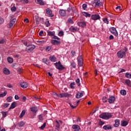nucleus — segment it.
Here are the masks:
<instances>
[{
    "label": "nucleus",
    "instance_id": "1",
    "mask_svg": "<svg viewBox=\"0 0 131 131\" xmlns=\"http://www.w3.org/2000/svg\"><path fill=\"white\" fill-rule=\"evenodd\" d=\"M127 52V48H124L123 49L118 51L117 52V56L118 58H120V59H122V58H124V57L125 56L126 53Z\"/></svg>",
    "mask_w": 131,
    "mask_h": 131
},
{
    "label": "nucleus",
    "instance_id": "2",
    "mask_svg": "<svg viewBox=\"0 0 131 131\" xmlns=\"http://www.w3.org/2000/svg\"><path fill=\"white\" fill-rule=\"evenodd\" d=\"M99 117L102 119H110V118L112 117V114L109 113H103L100 115Z\"/></svg>",
    "mask_w": 131,
    "mask_h": 131
},
{
    "label": "nucleus",
    "instance_id": "3",
    "mask_svg": "<svg viewBox=\"0 0 131 131\" xmlns=\"http://www.w3.org/2000/svg\"><path fill=\"white\" fill-rule=\"evenodd\" d=\"M53 96L55 98H67V97H69V94L68 93H63L60 94L55 93Z\"/></svg>",
    "mask_w": 131,
    "mask_h": 131
},
{
    "label": "nucleus",
    "instance_id": "4",
    "mask_svg": "<svg viewBox=\"0 0 131 131\" xmlns=\"http://www.w3.org/2000/svg\"><path fill=\"white\" fill-rule=\"evenodd\" d=\"M47 33H48V35H49V36H51V38L52 39H57V40H60V38L59 37H58L57 36H55L54 32L49 31L47 32Z\"/></svg>",
    "mask_w": 131,
    "mask_h": 131
},
{
    "label": "nucleus",
    "instance_id": "5",
    "mask_svg": "<svg viewBox=\"0 0 131 131\" xmlns=\"http://www.w3.org/2000/svg\"><path fill=\"white\" fill-rule=\"evenodd\" d=\"M54 64L55 65L56 69H58V70H64V69H65V67L62 65L60 61H58V62L54 63Z\"/></svg>",
    "mask_w": 131,
    "mask_h": 131
},
{
    "label": "nucleus",
    "instance_id": "6",
    "mask_svg": "<svg viewBox=\"0 0 131 131\" xmlns=\"http://www.w3.org/2000/svg\"><path fill=\"white\" fill-rule=\"evenodd\" d=\"M34 49H35V46L31 45H29L27 47L26 51L28 53H31V52H32V51H33V50H34Z\"/></svg>",
    "mask_w": 131,
    "mask_h": 131
},
{
    "label": "nucleus",
    "instance_id": "7",
    "mask_svg": "<svg viewBox=\"0 0 131 131\" xmlns=\"http://www.w3.org/2000/svg\"><path fill=\"white\" fill-rule=\"evenodd\" d=\"M110 31L115 35V36H118V33H117V31H116V29L114 27H112L110 29Z\"/></svg>",
    "mask_w": 131,
    "mask_h": 131
},
{
    "label": "nucleus",
    "instance_id": "8",
    "mask_svg": "<svg viewBox=\"0 0 131 131\" xmlns=\"http://www.w3.org/2000/svg\"><path fill=\"white\" fill-rule=\"evenodd\" d=\"M46 14L47 16H48V17H52L54 16L53 15V12H52V10L50 9V8H47L46 9Z\"/></svg>",
    "mask_w": 131,
    "mask_h": 131
},
{
    "label": "nucleus",
    "instance_id": "9",
    "mask_svg": "<svg viewBox=\"0 0 131 131\" xmlns=\"http://www.w3.org/2000/svg\"><path fill=\"white\" fill-rule=\"evenodd\" d=\"M51 43H52V45H53V46H59V45L61 43V41L55 39H52L51 41Z\"/></svg>",
    "mask_w": 131,
    "mask_h": 131
},
{
    "label": "nucleus",
    "instance_id": "10",
    "mask_svg": "<svg viewBox=\"0 0 131 131\" xmlns=\"http://www.w3.org/2000/svg\"><path fill=\"white\" fill-rule=\"evenodd\" d=\"M101 17L99 14H93L91 16V19L92 20H99Z\"/></svg>",
    "mask_w": 131,
    "mask_h": 131
},
{
    "label": "nucleus",
    "instance_id": "11",
    "mask_svg": "<svg viewBox=\"0 0 131 131\" xmlns=\"http://www.w3.org/2000/svg\"><path fill=\"white\" fill-rule=\"evenodd\" d=\"M68 12H69V13H70V12H72V13H71V15H72V16H73V15L74 14V13H75L76 12V9L74 8H68Z\"/></svg>",
    "mask_w": 131,
    "mask_h": 131
},
{
    "label": "nucleus",
    "instance_id": "12",
    "mask_svg": "<svg viewBox=\"0 0 131 131\" xmlns=\"http://www.w3.org/2000/svg\"><path fill=\"white\" fill-rule=\"evenodd\" d=\"M94 4H95V7L99 8L100 6H102L103 4L100 0H95Z\"/></svg>",
    "mask_w": 131,
    "mask_h": 131
},
{
    "label": "nucleus",
    "instance_id": "13",
    "mask_svg": "<svg viewBox=\"0 0 131 131\" xmlns=\"http://www.w3.org/2000/svg\"><path fill=\"white\" fill-rule=\"evenodd\" d=\"M78 65L80 67H82V56L78 57Z\"/></svg>",
    "mask_w": 131,
    "mask_h": 131
},
{
    "label": "nucleus",
    "instance_id": "14",
    "mask_svg": "<svg viewBox=\"0 0 131 131\" xmlns=\"http://www.w3.org/2000/svg\"><path fill=\"white\" fill-rule=\"evenodd\" d=\"M108 103L110 104H112L114 102H115V97L114 96H111L108 99Z\"/></svg>",
    "mask_w": 131,
    "mask_h": 131
},
{
    "label": "nucleus",
    "instance_id": "15",
    "mask_svg": "<svg viewBox=\"0 0 131 131\" xmlns=\"http://www.w3.org/2000/svg\"><path fill=\"white\" fill-rule=\"evenodd\" d=\"M20 86L23 89H26L28 86V83L26 82H23L20 83Z\"/></svg>",
    "mask_w": 131,
    "mask_h": 131
},
{
    "label": "nucleus",
    "instance_id": "16",
    "mask_svg": "<svg viewBox=\"0 0 131 131\" xmlns=\"http://www.w3.org/2000/svg\"><path fill=\"white\" fill-rule=\"evenodd\" d=\"M115 124H114V127H118L119 126V124H120V121L119 119H116L115 121Z\"/></svg>",
    "mask_w": 131,
    "mask_h": 131
},
{
    "label": "nucleus",
    "instance_id": "17",
    "mask_svg": "<svg viewBox=\"0 0 131 131\" xmlns=\"http://www.w3.org/2000/svg\"><path fill=\"white\" fill-rule=\"evenodd\" d=\"M59 14L60 16L62 17H64V16H66V11L61 9L59 10Z\"/></svg>",
    "mask_w": 131,
    "mask_h": 131
},
{
    "label": "nucleus",
    "instance_id": "18",
    "mask_svg": "<svg viewBox=\"0 0 131 131\" xmlns=\"http://www.w3.org/2000/svg\"><path fill=\"white\" fill-rule=\"evenodd\" d=\"M15 22H16V18H13L12 20L10 21V24H9L10 28H12L13 27V25L15 24Z\"/></svg>",
    "mask_w": 131,
    "mask_h": 131
},
{
    "label": "nucleus",
    "instance_id": "19",
    "mask_svg": "<svg viewBox=\"0 0 131 131\" xmlns=\"http://www.w3.org/2000/svg\"><path fill=\"white\" fill-rule=\"evenodd\" d=\"M72 128L75 129V131H79L80 129V127H79L78 125H73Z\"/></svg>",
    "mask_w": 131,
    "mask_h": 131
},
{
    "label": "nucleus",
    "instance_id": "20",
    "mask_svg": "<svg viewBox=\"0 0 131 131\" xmlns=\"http://www.w3.org/2000/svg\"><path fill=\"white\" fill-rule=\"evenodd\" d=\"M103 129H104L105 130H108L109 129H112V127L111 126V125H104L103 127Z\"/></svg>",
    "mask_w": 131,
    "mask_h": 131
},
{
    "label": "nucleus",
    "instance_id": "21",
    "mask_svg": "<svg viewBox=\"0 0 131 131\" xmlns=\"http://www.w3.org/2000/svg\"><path fill=\"white\" fill-rule=\"evenodd\" d=\"M3 73H4V74H6V75H9V74L11 73L10 70H9V69H8L7 68H4L3 69Z\"/></svg>",
    "mask_w": 131,
    "mask_h": 131
},
{
    "label": "nucleus",
    "instance_id": "22",
    "mask_svg": "<svg viewBox=\"0 0 131 131\" xmlns=\"http://www.w3.org/2000/svg\"><path fill=\"white\" fill-rule=\"evenodd\" d=\"M71 30H72L73 32H75V31H78L79 28H77V27H71Z\"/></svg>",
    "mask_w": 131,
    "mask_h": 131
},
{
    "label": "nucleus",
    "instance_id": "23",
    "mask_svg": "<svg viewBox=\"0 0 131 131\" xmlns=\"http://www.w3.org/2000/svg\"><path fill=\"white\" fill-rule=\"evenodd\" d=\"M79 103V101H78L76 104H74V105L72 104V103H70L69 105L71 106L72 109H75L76 107L77 106V104Z\"/></svg>",
    "mask_w": 131,
    "mask_h": 131
},
{
    "label": "nucleus",
    "instance_id": "24",
    "mask_svg": "<svg viewBox=\"0 0 131 131\" xmlns=\"http://www.w3.org/2000/svg\"><path fill=\"white\" fill-rule=\"evenodd\" d=\"M128 124V122L126 121H122L121 122V125L122 126H126Z\"/></svg>",
    "mask_w": 131,
    "mask_h": 131
},
{
    "label": "nucleus",
    "instance_id": "25",
    "mask_svg": "<svg viewBox=\"0 0 131 131\" xmlns=\"http://www.w3.org/2000/svg\"><path fill=\"white\" fill-rule=\"evenodd\" d=\"M30 109H31V111H32V112H33V113H36L38 110L37 109V107H31Z\"/></svg>",
    "mask_w": 131,
    "mask_h": 131
},
{
    "label": "nucleus",
    "instance_id": "26",
    "mask_svg": "<svg viewBox=\"0 0 131 131\" xmlns=\"http://www.w3.org/2000/svg\"><path fill=\"white\" fill-rule=\"evenodd\" d=\"M82 15L86 18L91 17V14L89 13V12H82Z\"/></svg>",
    "mask_w": 131,
    "mask_h": 131
},
{
    "label": "nucleus",
    "instance_id": "27",
    "mask_svg": "<svg viewBox=\"0 0 131 131\" xmlns=\"http://www.w3.org/2000/svg\"><path fill=\"white\" fill-rule=\"evenodd\" d=\"M49 59L52 62H56L57 61V58L55 56H50Z\"/></svg>",
    "mask_w": 131,
    "mask_h": 131
},
{
    "label": "nucleus",
    "instance_id": "28",
    "mask_svg": "<svg viewBox=\"0 0 131 131\" xmlns=\"http://www.w3.org/2000/svg\"><path fill=\"white\" fill-rule=\"evenodd\" d=\"M16 106H17V103H16V102H13L11 104L10 109H14V108H15Z\"/></svg>",
    "mask_w": 131,
    "mask_h": 131
},
{
    "label": "nucleus",
    "instance_id": "29",
    "mask_svg": "<svg viewBox=\"0 0 131 131\" xmlns=\"http://www.w3.org/2000/svg\"><path fill=\"white\" fill-rule=\"evenodd\" d=\"M37 2L39 5H40V6H45V2L42 0H37Z\"/></svg>",
    "mask_w": 131,
    "mask_h": 131
},
{
    "label": "nucleus",
    "instance_id": "30",
    "mask_svg": "<svg viewBox=\"0 0 131 131\" xmlns=\"http://www.w3.org/2000/svg\"><path fill=\"white\" fill-rule=\"evenodd\" d=\"M81 96H82V93H78L76 95V98L77 99H80V97H81Z\"/></svg>",
    "mask_w": 131,
    "mask_h": 131
},
{
    "label": "nucleus",
    "instance_id": "31",
    "mask_svg": "<svg viewBox=\"0 0 131 131\" xmlns=\"http://www.w3.org/2000/svg\"><path fill=\"white\" fill-rule=\"evenodd\" d=\"M26 113V111H25V110H23L20 115H19V118H22V117H23L25 115V113Z\"/></svg>",
    "mask_w": 131,
    "mask_h": 131
},
{
    "label": "nucleus",
    "instance_id": "32",
    "mask_svg": "<svg viewBox=\"0 0 131 131\" xmlns=\"http://www.w3.org/2000/svg\"><path fill=\"white\" fill-rule=\"evenodd\" d=\"M42 61L43 63H45V64H47V65H48L49 63V59H48L47 58H43L42 59Z\"/></svg>",
    "mask_w": 131,
    "mask_h": 131
},
{
    "label": "nucleus",
    "instance_id": "33",
    "mask_svg": "<svg viewBox=\"0 0 131 131\" xmlns=\"http://www.w3.org/2000/svg\"><path fill=\"white\" fill-rule=\"evenodd\" d=\"M7 60H8V62L9 63H12V62H13L14 60L13 59V58H11V57H8L7 58Z\"/></svg>",
    "mask_w": 131,
    "mask_h": 131
},
{
    "label": "nucleus",
    "instance_id": "34",
    "mask_svg": "<svg viewBox=\"0 0 131 131\" xmlns=\"http://www.w3.org/2000/svg\"><path fill=\"white\" fill-rule=\"evenodd\" d=\"M120 94L123 96H125V95H126V91L125 90H121Z\"/></svg>",
    "mask_w": 131,
    "mask_h": 131
},
{
    "label": "nucleus",
    "instance_id": "35",
    "mask_svg": "<svg viewBox=\"0 0 131 131\" xmlns=\"http://www.w3.org/2000/svg\"><path fill=\"white\" fill-rule=\"evenodd\" d=\"M86 9H88V4H86V3L83 4L82 5V9L86 10Z\"/></svg>",
    "mask_w": 131,
    "mask_h": 131
},
{
    "label": "nucleus",
    "instance_id": "36",
    "mask_svg": "<svg viewBox=\"0 0 131 131\" xmlns=\"http://www.w3.org/2000/svg\"><path fill=\"white\" fill-rule=\"evenodd\" d=\"M125 82L127 85L130 86V80H129V79H127L125 80Z\"/></svg>",
    "mask_w": 131,
    "mask_h": 131
},
{
    "label": "nucleus",
    "instance_id": "37",
    "mask_svg": "<svg viewBox=\"0 0 131 131\" xmlns=\"http://www.w3.org/2000/svg\"><path fill=\"white\" fill-rule=\"evenodd\" d=\"M8 94L7 91H5L4 93L0 94V98H2L3 97H5V96Z\"/></svg>",
    "mask_w": 131,
    "mask_h": 131
},
{
    "label": "nucleus",
    "instance_id": "38",
    "mask_svg": "<svg viewBox=\"0 0 131 131\" xmlns=\"http://www.w3.org/2000/svg\"><path fill=\"white\" fill-rule=\"evenodd\" d=\"M71 88L74 89L75 86H76V85L75 84V82H72L70 84Z\"/></svg>",
    "mask_w": 131,
    "mask_h": 131
},
{
    "label": "nucleus",
    "instance_id": "39",
    "mask_svg": "<svg viewBox=\"0 0 131 131\" xmlns=\"http://www.w3.org/2000/svg\"><path fill=\"white\" fill-rule=\"evenodd\" d=\"M25 124V123L21 121L19 123L18 125L20 127H22V126H23Z\"/></svg>",
    "mask_w": 131,
    "mask_h": 131
},
{
    "label": "nucleus",
    "instance_id": "40",
    "mask_svg": "<svg viewBox=\"0 0 131 131\" xmlns=\"http://www.w3.org/2000/svg\"><path fill=\"white\" fill-rule=\"evenodd\" d=\"M125 76L127 78H131V74H129V73H126Z\"/></svg>",
    "mask_w": 131,
    "mask_h": 131
},
{
    "label": "nucleus",
    "instance_id": "41",
    "mask_svg": "<svg viewBox=\"0 0 131 131\" xmlns=\"http://www.w3.org/2000/svg\"><path fill=\"white\" fill-rule=\"evenodd\" d=\"M102 101L103 103H107L108 102V100H107V97H104L102 98Z\"/></svg>",
    "mask_w": 131,
    "mask_h": 131
},
{
    "label": "nucleus",
    "instance_id": "42",
    "mask_svg": "<svg viewBox=\"0 0 131 131\" xmlns=\"http://www.w3.org/2000/svg\"><path fill=\"white\" fill-rule=\"evenodd\" d=\"M38 43H39V45H43L46 42V41L45 40H39L37 41Z\"/></svg>",
    "mask_w": 131,
    "mask_h": 131
},
{
    "label": "nucleus",
    "instance_id": "43",
    "mask_svg": "<svg viewBox=\"0 0 131 131\" xmlns=\"http://www.w3.org/2000/svg\"><path fill=\"white\" fill-rule=\"evenodd\" d=\"M103 22H104V23H106V24H109V21H108V19L106 18H104L103 19Z\"/></svg>",
    "mask_w": 131,
    "mask_h": 131
},
{
    "label": "nucleus",
    "instance_id": "44",
    "mask_svg": "<svg viewBox=\"0 0 131 131\" xmlns=\"http://www.w3.org/2000/svg\"><path fill=\"white\" fill-rule=\"evenodd\" d=\"M68 23H70L71 24H73V20H72V18H69L68 20Z\"/></svg>",
    "mask_w": 131,
    "mask_h": 131
},
{
    "label": "nucleus",
    "instance_id": "45",
    "mask_svg": "<svg viewBox=\"0 0 131 131\" xmlns=\"http://www.w3.org/2000/svg\"><path fill=\"white\" fill-rule=\"evenodd\" d=\"M12 97V96H9L7 98V102H11Z\"/></svg>",
    "mask_w": 131,
    "mask_h": 131
},
{
    "label": "nucleus",
    "instance_id": "46",
    "mask_svg": "<svg viewBox=\"0 0 131 131\" xmlns=\"http://www.w3.org/2000/svg\"><path fill=\"white\" fill-rule=\"evenodd\" d=\"M7 41V40L6 39H2V40H0V43L3 44L5 43Z\"/></svg>",
    "mask_w": 131,
    "mask_h": 131
},
{
    "label": "nucleus",
    "instance_id": "47",
    "mask_svg": "<svg viewBox=\"0 0 131 131\" xmlns=\"http://www.w3.org/2000/svg\"><path fill=\"white\" fill-rule=\"evenodd\" d=\"M16 10H17V8H16V7H13L11 8V10L12 12H16Z\"/></svg>",
    "mask_w": 131,
    "mask_h": 131
},
{
    "label": "nucleus",
    "instance_id": "48",
    "mask_svg": "<svg viewBox=\"0 0 131 131\" xmlns=\"http://www.w3.org/2000/svg\"><path fill=\"white\" fill-rule=\"evenodd\" d=\"M59 36H63L64 35V32L63 31H61L58 33Z\"/></svg>",
    "mask_w": 131,
    "mask_h": 131
},
{
    "label": "nucleus",
    "instance_id": "49",
    "mask_svg": "<svg viewBox=\"0 0 131 131\" xmlns=\"http://www.w3.org/2000/svg\"><path fill=\"white\" fill-rule=\"evenodd\" d=\"M46 122L43 123L41 127H40V129H43V128L46 127Z\"/></svg>",
    "mask_w": 131,
    "mask_h": 131
},
{
    "label": "nucleus",
    "instance_id": "50",
    "mask_svg": "<svg viewBox=\"0 0 131 131\" xmlns=\"http://www.w3.org/2000/svg\"><path fill=\"white\" fill-rule=\"evenodd\" d=\"M56 127H57V128H59V127H60V123H59V121H56Z\"/></svg>",
    "mask_w": 131,
    "mask_h": 131
},
{
    "label": "nucleus",
    "instance_id": "51",
    "mask_svg": "<svg viewBox=\"0 0 131 131\" xmlns=\"http://www.w3.org/2000/svg\"><path fill=\"white\" fill-rule=\"evenodd\" d=\"M4 21L5 20H4V18L0 17V24H3Z\"/></svg>",
    "mask_w": 131,
    "mask_h": 131
},
{
    "label": "nucleus",
    "instance_id": "52",
    "mask_svg": "<svg viewBox=\"0 0 131 131\" xmlns=\"http://www.w3.org/2000/svg\"><path fill=\"white\" fill-rule=\"evenodd\" d=\"M2 115L3 117H6L7 116V112H3Z\"/></svg>",
    "mask_w": 131,
    "mask_h": 131
},
{
    "label": "nucleus",
    "instance_id": "53",
    "mask_svg": "<svg viewBox=\"0 0 131 131\" xmlns=\"http://www.w3.org/2000/svg\"><path fill=\"white\" fill-rule=\"evenodd\" d=\"M21 2L23 4H28V0H21Z\"/></svg>",
    "mask_w": 131,
    "mask_h": 131
},
{
    "label": "nucleus",
    "instance_id": "54",
    "mask_svg": "<svg viewBox=\"0 0 131 131\" xmlns=\"http://www.w3.org/2000/svg\"><path fill=\"white\" fill-rule=\"evenodd\" d=\"M71 54L72 55V57H74V56H75V51H72Z\"/></svg>",
    "mask_w": 131,
    "mask_h": 131
},
{
    "label": "nucleus",
    "instance_id": "55",
    "mask_svg": "<svg viewBox=\"0 0 131 131\" xmlns=\"http://www.w3.org/2000/svg\"><path fill=\"white\" fill-rule=\"evenodd\" d=\"M39 120H41V121H42V120H43V118H42V115H40L39 116Z\"/></svg>",
    "mask_w": 131,
    "mask_h": 131
},
{
    "label": "nucleus",
    "instance_id": "56",
    "mask_svg": "<svg viewBox=\"0 0 131 131\" xmlns=\"http://www.w3.org/2000/svg\"><path fill=\"white\" fill-rule=\"evenodd\" d=\"M9 105H10V104L5 103L4 105H3V108H7V107H8V106H9Z\"/></svg>",
    "mask_w": 131,
    "mask_h": 131
},
{
    "label": "nucleus",
    "instance_id": "57",
    "mask_svg": "<svg viewBox=\"0 0 131 131\" xmlns=\"http://www.w3.org/2000/svg\"><path fill=\"white\" fill-rule=\"evenodd\" d=\"M79 81H80L79 78L77 79L76 80V83H78V85H80V83H79Z\"/></svg>",
    "mask_w": 131,
    "mask_h": 131
},
{
    "label": "nucleus",
    "instance_id": "58",
    "mask_svg": "<svg viewBox=\"0 0 131 131\" xmlns=\"http://www.w3.org/2000/svg\"><path fill=\"white\" fill-rule=\"evenodd\" d=\"M52 49V47H51L50 46H48L46 48V51H51V49Z\"/></svg>",
    "mask_w": 131,
    "mask_h": 131
},
{
    "label": "nucleus",
    "instance_id": "59",
    "mask_svg": "<svg viewBox=\"0 0 131 131\" xmlns=\"http://www.w3.org/2000/svg\"><path fill=\"white\" fill-rule=\"evenodd\" d=\"M77 25L78 26H80V27H82V22L78 23Z\"/></svg>",
    "mask_w": 131,
    "mask_h": 131
},
{
    "label": "nucleus",
    "instance_id": "60",
    "mask_svg": "<svg viewBox=\"0 0 131 131\" xmlns=\"http://www.w3.org/2000/svg\"><path fill=\"white\" fill-rule=\"evenodd\" d=\"M86 26V23L83 21L82 22V27H85Z\"/></svg>",
    "mask_w": 131,
    "mask_h": 131
},
{
    "label": "nucleus",
    "instance_id": "61",
    "mask_svg": "<svg viewBox=\"0 0 131 131\" xmlns=\"http://www.w3.org/2000/svg\"><path fill=\"white\" fill-rule=\"evenodd\" d=\"M71 66H72V67H73V68H75L76 67V65L75 63H71Z\"/></svg>",
    "mask_w": 131,
    "mask_h": 131
},
{
    "label": "nucleus",
    "instance_id": "62",
    "mask_svg": "<svg viewBox=\"0 0 131 131\" xmlns=\"http://www.w3.org/2000/svg\"><path fill=\"white\" fill-rule=\"evenodd\" d=\"M42 34H43V31H41L39 33V35H40V36H42Z\"/></svg>",
    "mask_w": 131,
    "mask_h": 131
},
{
    "label": "nucleus",
    "instance_id": "63",
    "mask_svg": "<svg viewBox=\"0 0 131 131\" xmlns=\"http://www.w3.org/2000/svg\"><path fill=\"white\" fill-rule=\"evenodd\" d=\"M7 86H8V88H9L10 89L13 88V86H12V84H7Z\"/></svg>",
    "mask_w": 131,
    "mask_h": 131
},
{
    "label": "nucleus",
    "instance_id": "64",
    "mask_svg": "<svg viewBox=\"0 0 131 131\" xmlns=\"http://www.w3.org/2000/svg\"><path fill=\"white\" fill-rule=\"evenodd\" d=\"M14 98L15 100H19V96L18 95H15Z\"/></svg>",
    "mask_w": 131,
    "mask_h": 131
}]
</instances>
